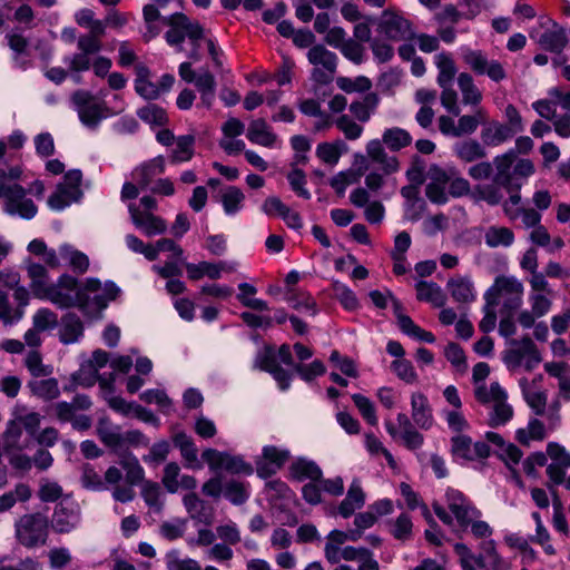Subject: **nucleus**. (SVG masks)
<instances>
[{"mask_svg":"<svg viewBox=\"0 0 570 570\" xmlns=\"http://www.w3.org/2000/svg\"><path fill=\"white\" fill-rule=\"evenodd\" d=\"M114 298L110 296L109 299ZM108 297L104 294L101 283L96 278H87L75 291V306L85 315L96 316L106 308Z\"/></svg>","mask_w":570,"mask_h":570,"instance_id":"obj_7","label":"nucleus"},{"mask_svg":"<svg viewBox=\"0 0 570 570\" xmlns=\"http://www.w3.org/2000/svg\"><path fill=\"white\" fill-rule=\"evenodd\" d=\"M445 498L448 508L454 514L460 527L468 528L471 521L480 515V511L472 505L461 491L449 489Z\"/></svg>","mask_w":570,"mask_h":570,"instance_id":"obj_16","label":"nucleus"},{"mask_svg":"<svg viewBox=\"0 0 570 570\" xmlns=\"http://www.w3.org/2000/svg\"><path fill=\"white\" fill-rule=\"evenodd\" d=\"M484 242L489 247H508L514 242L513 232L504 226H490L484 234Z\"/></svg>","mask_w":570,"mask_h":570,"instance_id":"obj_48","label":"nucleus"},{"mask_svg":"<svg viewBox=\"0 0 570 570\" xmlns=\"http://www.w3.org/2000/svg\"><path fill=\"white\" fill-rule=\"evenodd\" d=\"M224 495L235 505L245 503L249 497L246 484L230 480L224 484Z\"/></svg>","mask_w":570,"mask_h":570,"instance_id":"obj_63","label":"nucleus"},{"mask_svg":"<svg viewBox=\"0 0 570 570\" xmlns=\"http://www.w3.org/2000/svg\"><path fill=\"white\" fill-rule=\"evenodd\" d=\"M458 86L462 94V101L464 105H470L472 107H480V102L482 101V92L474 85L473 78L470 73L462 72L458 77Z\"/></svg>","mask_w":570,"mask_h":570,"instance_id":"obj_42","label":"nucleus"},{"mask_svg":"<svg viewBox=\"0 0 570 570\" xmlns=\"http://www.w3.org/2000/svg\"><path fill=\"white\" fill-rule=\"evenodd\" d=\"M80 507L72 501H61L55 507L51 528L56 533L66 534L73 531L80 522Z\"/></svg>","mask_w":570,"mask_h":570,"instance_id":"obj_12","label":"nucleus"},{"mask_svg":"<svg viewBox=\"0 0 570 570\" xmlns=\"http://www.w3.org/2000/svg\"><path fill=\"white\" fill-rule=\"evenodd\" d=\"M333 296L343 305L347 311H355L358 307V299L354 292L345 284L335 281L332 284Z\"/></svg>","mask_w":570,"mask_h":570,"instance_id":"obj_59","label":"nucleus"},{"mask_svg":"<svg viewBox=\"0 0 570 570\" xmlns=\"http://www.w3.org/2000/svg\"><path fill=\"white\" fill-rule=\"evenodd\" d=\"M415 289L419 301L431 303L435 307H441L445 304V294L434 282L421 281L415 285Z\"/></svg>","mask_w":570,"mask_h":570,"instance_id":"obj_36","label":"nucleus"},{"mask_svg":"<svg viewBox=\"0 0 570 570\" xmlns=\"http://www.w3.org/2000/svg\"><path fill=\"white\" fill-rule=\"evenodd\" d=\"M463 58L474 72L478 75H487L495 82L507 77L503 66L497 60H488L481 51L469 50L464 53Z\"/></svg>","mask_w":570,"mask_h":570,"instance_id":"obj_19","label":"nucleus"},{"mask_svg":"<svg viewBox=\"0 0 570 570\" xmlns=\"http://www.w3.org/2000/svg\"><path fill=\"white\" fill-rule=\"evenodd\" d=\"M308 61L315 66L312 79L320 85L330 83L337 69V56L323 45L313 46L307 52Z\"/></svg>","mask_w":570,"mask_h":570,"instance_id":"obj_9","label":"nucleus"},{"mask_svg":"<svg viewBox=\"0 0 570 570\" xmlns=\"http://www.w3.org/2000/svg\"><path fill=\"white\" fill-rule=\"evenodd\" d=\"M195 137L193 135L179 136L176 139V148L170 155L173 164L189 161L194 156Z\"/></svg>","mask_w":570,"mask_h":570,"instance_id":"obj_51","label":"nucleus"},{"mask_svg":"<svg viewBox=\"0 0 570 570\" xmlns=\"http://www.w3.org/2000/svg\"><path fill=\"white\" fill-rule=\"evenodd\" d=\"M83 335V324L75 313H67L61 317L59 338L63 344H73Z\"/></svg>","mask_w":570,"mask_h":570,"instance_id":"obj_28","label":"nucleus"},{"mask_svg":"<svg viewBox=\"0 0 570 570\" xmlns=\"http://www.w3.org/2000/svg\"><path fill=\"white\" fill-rule=\"evenodd\" d=\"M137 115L142 121L151 126H164L168 121L166 111L154 104L140 108Z\"/></svg>","mask_w":570,"mask_h":570,"instance_id":"obj_60","label":"nucleus"},{"mask_svg":"<svg viewBox=\"0 0 570 570\" xmlns=\"http://www.w3.org/2000/svg\"><path fill=\"white\" fill-rule=\"evenodd\" d=\"M522 395L529 407L535 415H544L547 410L548 394L546 391L532 390L527 379L520 380Z\"/></svg>","mask_w":570,"mask_h":570,"instance_id":"obj_34","label":"nucleus"},{"mask_svg":"<svg viewBox=\"0 0 570 570\" xmlns=\"http://www.w3.org/2000/svg\"><path fill=\"white\" fill-rule=\"evenodd\" d=\"M71 100L76 106L80 120L87 127H97L99 121L106 116V106L99 102L89 91L77 90L72 95Z\"/></svg>","mask_w":570,"mask_h":570,"instance_id":"obj_11","label":"nucleus"},{"mask_svg":"<svg viewBox=\"0 0 570 570\" xmlns=\"http://www.w3.org/2000/svg\"><path fill=\"white\" fill-rule=\"evenodd\" d=\"M128 212L135 227L148 237L164 234L167 229L165 219L150 212L141 210L136 204H129Z\"/></svg>","mask_w":570,"mask_h":570,"instance_id":"obj_20","label":"nucleus"},{"mask_svg":"<svg viewBox=\"0 0 570 570\" xmlns=\"http://www.w3.org/2000/svg\"><path fill=\"white\" fill-rule=\"evenodd\" d=\"M481 139L487 146H499L513 136V132L504 124L497 120L482 124Z\"/></svg>","mask_w":570,"mask_h":570,"instance_id":"obj_29","label":"nucleus"},{"mask_svg":"<svg viewBox=\"0 0 570 570\" xmlns=\"http://www.w3.org/2000/svg\"><path fill=\"white\" fill-rule=\"evenodd\" d=\"M174 444L180 450L183 459L187 462V466L193 469H202V463L198 461L197 448L190 436L180 432L174 435Z\"/></svg>","mask_w":570,"mask_h":570,"instance_id":"obj_37","label":"nucleus"},{"mask_svg":"<svg viewBox=\"0 0 570 570\" xmlns=\"http://www.w3.org/2000/svg\"><path fill=\"white\" fill-rule=\"evenodd\" d=\"M515 160L517 153L514 150H509L493 159L492 167L495 168L493 180L502 185L504 189L512 188L514 183H517V180L513 179V164Z\"/></svg>","mask_w":570,"mask_h":570,"instance_id":"obj_22","label":"nucleus"},{"mask_svg":"<svg viewBox=\"0 0 570 570\" xmlns=\"http://www.w3.org/2000/svg\"><path fill=\"white\" fill-rule=\"evenodd\" d=\"M82 197L81 189H72L63 184L57 186L56 191L49 197L48 205L56 210L63 209L72 203L80 200Z\"/></svg>","mask_w":570,"mask_h":570,"instance_id":"obj_39","label":"nucleus"},{"mask_svg":"<svg viewBox=\"0 0 570 570\" xmlns=\"http://www.w3.org/2000/svg\"><path fill=\"white\" fill-rule=\"evenodd\" d=\"M547 454L551 459V463L547 466V475L553 484H566V470L570 468V453L564 446L556 442L547 445Z\"/></svg>","mask_w":570,"mask_h":570,"instance_id":"obj_14","label":"nucleus"},{"mask_svg":"<svg viewBox=\"0 0 570 570\" xmlns=\"http://www.w3.org/2000/svg\"><path fill=\"white\" fill-rule=\"evenodd\" d=\"M185 267L187 271V276L191 281H198L204 276H207L210 279H218L220 278L223 271L233 272L235 269L233 265H229L225 262L215 264L206 261H203L198 264L186 263Z\"/></svg>","mask_w":570,"mask_h":570,"instance_id":"obj_23","label":"nucleus"},{"mask_svg":"<svg viewBox=\"0 0 570 570\" xmlns=\"http://www.w3.org/2000/svg\"><path fill=\"white\" fill-rule=\"evenodd\" d=\"M399 326L400 328L407 335L413 336L414 338L426 342L434 343L435 336L420 326H417L410 316L400 314L399 315Z\"/></svg>","mask_w":570,"mask_h":570,"instance_id":"obj_56","label":"nucleus"},{"mask_svg":"<svg viewBox=\"0 0 570 570\" xmlns=\"http://www.w3.org/2000/svg\"><path fill=\"white\" fill-rule=\"evenodd\" d=\"M379 31L393 41L409 40L414 37L411 22L405 18L384 11Z\"/></svg>","mask_w":570,"mask_h":570,"instance_id":"obj_18","label":"nucleus"},{"mask_svg":"<svg viewBox=\"0 0 570 570\" xmlns=\"http://www.w3.org/2000/svg\"><path fill=\"white\" fill-rule=\"evenodd\" d=\"M474 397L489 410L490 426L504 425L512 419L513 407L508 403L505 390L498 382H492L490 385H476Z\"/></svg>","mask_w":570,"mask_h":570,"instance_id":"obj_1","label":"nucleus"},{"mask_svg":"<svg viewBox=\"0 0 570 570\" xmlns=\"http://www.w3.org/2000/svg\"><path fill=\"white\" fill-rule=\"evenodd\" d=\"M448 289L452 298L459 303H470L475 298L473 284L468 277L456 276L450 278Z\"/></svg>","mask_w":570,"mask_h":570,"instance_id":"obj_35","label":"nucleus"},{"mask_svg":"<svg viewBox=\"0 0 570 570\" xmlns=\"http://www.w3.org/2000/svg\"><path fill=\"white\" fill-rule=\"evenodd\" d=\"M247 138L253 144L268 148L273 147L277 140V136L271 130L266 121L261 118L249 124Z\"/></svg>","mask_w":570,"mask_h":570,"instance_id":"obj_30","label":"nucleus"},{"mask_svg":"<svg viewBox=\"0 0 570 570\" xmlns=\"http://www.w3.org/2000/svg\"><path fill=\"white\" fill-rule=\"evenodd\" d=\"M77 279L70 275H62L57 284L48 285L40 294L61 308L75 306V291Z\"/></svg>","mask_w":570,"mask_h":570,"instance_id":"obj_13","label":"nucleus"},{"mask_svg":"<svg viewBox=\"0 0 570 570\" xmlns=\"http://www.w3.org/2000/svg\"><path fill=\"white\" fill-rule=\"evenodd\" d=\"M278 361L293 366L294 361L291 348L287 344H283L276 353L273 346H266L259 352L255 358V367L268 372L278 383L281 390L285 391L289 387L292 374L284 370Z\"/></svg>","mask_w":570,"mask_h":570,"instance_id":"obj_3","label":"nucleus"},{"mask_svg":"<svg viewBox=\"0 0 570 570\" xmlns=\"http://www.w3.org/2000/svg\"><path fill=\"white\" fill-rule=\"evenodd\" d=\"M546 436V426L538 419H531L525 428L519 429L515 433L518 442L523 445H529L532 441H542Z\"/></svg>","mask_w":570,"mask_h":570,"instance_id":"obj_46","label":"nucleus"},{"mask_svg":"<svg viewBox=\"0 0 570 570\" xmlns=\"http://www.w3.org/2000/svg\"><path fill=\"white\" fill-rule=\"evenodd\" d=\"M289 452L275 446H265L262 458L256 462V472L261 478L275 474L288 460Z\"/></svg>","mask_w":570,"mask_h":570,"instance_id":"obj_21","label":"nucleus"},{"mask_svg":"<svg viewBox=\"0 0 570 570\" xmlns=\"http://www.w3.org/2000/svg\"><path fill=\"white\" fill-rule=\"evenodd\" d=\"M336 128L347 140H356L362 137L364 128L350 115L343 114L334 120Z\"/></svg>","mask_w":570,"mask_h":570,"instance_id":"obj_52","label":"nucleus"},{"mask_svg":"<svg viewBox=\"0 0 570 570\" xmlns=\"http://www.w3.org/2000/svg\"><path fill=\"white\" fill-rule=\"evenodd\" d=\"M523 284L514 276H498L484 298L490 306L501 305L502 314H514L523 303Z\"/></svg>","mask_w":570,"mask_h":570,"instance_id":"obj_2","label":"nucleus"},{"mask_svg":"<svg viewBox=\"0 0 570 570\" xmlns=\"http://www.w3.org/2000/svg\"><path fill=\"white\" fill-rule=\"evenodd\" d=\"M411 410L412 420L420 429L429 430L433 425L432 409L423 393L411 395Z\"/></svg>","mask_w":570,"mask_h":570,"instance_id":"obj_26","label":"nucleus"},{"mask_svg":"<svg viewBox=\"0 0 570 570\" xmlns=\"http://www.w3.org/2000/svg\"><path fill=\"white\" fill-rule=\"evenodd\" d=\"M163 23L169 27L165 38L168 45L178 46L181 50V43L187 37L191 45H197V39H204V30L197 21H191L184 13H174L163 18Z\"/></svg>","mask_w":570,"mask_h":570,"instance_id":"obj_6","label":"nucleus"},{"mask_svg":"<svg viewBox=\"0 0 570 570\" xmlns=\"http://www.w3.org/2000/svg\"><path fill=\"white\" fill-rule=\"evenodd\" d=\"M538 43L548 51L560 53L568 43L566 30L553 24L551 29L546 30L539 38Z\"/></svg>","mask_w":570,"mask_h":570,"instance_id":"obj_31","label":"nucleus"},{"mask_svg":"<svg viewBox=\"0 0 570 570\" xmlns=\"http://www.w3.org/2000/svg\"><path fill=\"white\" fill-rule=\"evenodd\" d=\"M59 254L69 262L70 267L78 273H85L89 267V259L86 254L79 252L70 245H62Z\"/></svg>","mask_w":570,"mask_h":570,"instance_id":"obj_55","label":"nucleus"},{"mask_svg":"<svg viewBox=\"0 0 570 570\" xmlns=\"http://www.w3.org/2000/svg\"><path fill=\"white\" fill-rule=\"evenodd\" d=\"M239 294L237 299L246 307L255 311H268V305L265 301L253 297L256 294V288L248 284L242 283L238 285Z\"/></svg>","mask_w":570,"mask_h":570,"instance_id":"obj_57","label":"nucleus"},{"mask_svg":"<svg viewBox=\"0 0 570 570\" xmlns=\"http://www.w3.org/2000/svg\"><path fill=\"white\" fill-rule=\"evenodd\" d=\"M4 210L10 215H19L30 219L37 214V206L32 199L26 197V190L18 184L10 185L4 198Z\"/></svg>","mask_w":570,"mask_h":570,"instance_id":"obj_15","label":"nucleus"},{"mask_svg":"<svg viewBox=\"0 0 570 570\" xmlns=\"http://www.w3.org/2000/svg\"><path fill=\"white\" fill-rule=\"evenodd\" d=\"M77 48L78 52L65 58V63L69 67L71 73L89 70L91 68V56L102 49V42L86 33L78 37Z\"/></svg>","mask_w":570,"mask_h":570,"instance_id":"obj_10","label":"nucleus"},{"mask_svg":"<svg viewBox=\"0 0 570 570\" xmlns=\"http://www.w3.org/2000/svg\"><path fill=\"white\" fill-rule=\"evenodd\" d=\"M454 154L464 163H472L487 156L483 146L475 139L459 141L453 147Z\"/></svg>","mask_w":570,"mask_h":570,"instance_id":"obj_40","label":"nucleus"},{"mask_svg":"<svg viewBox=\"0 0 570 570\" xmlns=\"http://www.w3.org/2000/svg\"><path fill=\"white\" fill-rule=\"evenodd\" d=\"M14 531L21 546L28 549L43 546L49 535L48 518L40 512L23 514L17 520Z\"/></svg>","mask_w":570,"mask_h":570,"instance_id":"obj_4","label":"nucleus"},{"mask_svg":"<svg viewBox=\"0 0 570 570\" xmlns=\"http://www.w3.org/2000/svg\"><path fill=\"white\" fill-rule=\"evenodd\" d=\"M347 541V537L344 531L333 530L326 537V543L324 547L325 559L332 563H340V553H342V547Z\"/></svg>","mask_w":570,"mask_h":570,"instance_id":"obj_43","label":"nucleus"},{"mask_svg":"<svg viewBox=\"0 0 570 570\" xmlns=\"http://www.w3.org/2000/svg\"><path fill=\"white\" fill-rule=\"evenodd\" d=\"M488 119V112L484 108L478 107L472 115H463L459 116L458 120V135L459 137L463 135L473 134L479 125L485 124Z\"/></svg>","mask_w":570,"mask_h":570,"instance_id":"obj_47","label":"nucleus"},{"mask_svg":"<svg viewBox=\"0 0 570 570\" xmlns=\"http://www.w3.org/2000/svg\"><path fill=\"white\" fill-rule=\"evenodd\" d=\"M194 83L200 94L202 105L210 108L215 98L216 80L214 75L205 69L197 75Z\"/></svg>","mask_w":570,"mask_h":570,"instance_id":"obj_41","label":"nucleus"},{"mask_svg":"<svg viewBox=\"0 0 570 570\" xmlns=\"http://www.w3.org/2000/svg\"><path fill=\"white\" fill-rule=\"evenodd\" d=\"M380 140L390 151L396 153L409 147L413 139L407 130L401 127H391L383 131Z\"/></svg>","mask_w":570,"mask_h":570,"instance_id":"obj_32","label":"nucleus"},{"mask_svg":"<svg viewBox=\"0 0 570 570\" xmlns=\"http://www.w3.org/2000/svg\"><path fill=\"white\" fill-rule=\"evenodd\" d=\"M380 105L376 92H367L362 99L351 102L348 109L353 118L360 122H367Z\"/></svg>","mask_w":570,"mask_h":570,"instance_id":"obj_27","label":"nucleus"},{"mask_svg":"<svg viewBox=\"0 0 570 570\" xmlns=\"http://www.w3.org/2000/svg\"><path fill=\"white\" fill-rule=\"evenodd\" d=\"M184 507L193 520L206 525L212 524L214 520V508L200 499L196 493L190 492L183 499Z\"/></svg>","mask_w":570,"mask_h":570,"instance_id":"obj_24","label":"nucleus"},{"mask_svg":"<svg viewBox=\"0 0 570 570\" xmlns=\"http://www.w3.org/2000/svg\"><path fill=\"white\" fill-rule=\"evenodd\" d=\"M367 169L368 165L365 164L364 166H360L356 171L353 169L340 171L332 177L330 185L338 195L342 196L346 187L357 183Z\"/></svg>","mask_w":570,"mask_h":570,"instance_id":"obj_44","label":"nucleus"},{"mask_svg":"<svg viewBox=\"0 0 570 570\" xmlns=\"http://www.w3.org/2000/svg\"><path fill=\"white\" fill-rule=\"evenodd\" d=\"M336 86L346 94L367 92L372 88V81L365 76H358L354 79L338 77L336 79Z\"/></svg>","mask_w":570,"mask_h":570,"instance_id":"obj_58","label":"nucleus"},{"mask_svg":"<svg viewBox=\"0 0 570 570\" xmlns=\"http://www.w3.org/2000/svg\"><path fill=\"white\" fill-rule=\"evenodd\" d=\"M97 435L108 448L115 450L124 444L122 434L117 428H112L106 420H101L97 426Z\"/></svg>","mask_w":570,"mask_h":570,"instance_id":"obj_53","label":"nucleus"},{"mask_svg":"<svg viewBox=\"0 0 570 570\" xmlns=\"http://www.w3.org/2000/svg\"><path fill=\"white\" fill-rule=\"evenodd\" d=\"M502 185L497 183L478 185L473 189V197L476 200L485 202L490 206L502 205L504 198Z\"/></svg>","mask_w":570,"mask_h":570,"instance_id":"obj_45","label":"nucleus"},{"mask_svg":"<svg viewBox=\"0 0 570 570\" xmlns=\"http://www.w3.org/2000/svg\"><path fill=\"white\" fill-rule=\"evenodd\" d=\"M167 570H200V564L191 559H180L177 551H170L166 554Z\"/></svg>","mask_w":570,"mask_h":570,"instance_id":"obj_64","label":"nucleus"},{"mask_svg":"<svg viewBox=\"0 0 570 570\" xmlns=\"http://www.w3.org/2000/svg\"><path fill=\"white\" fill-rule=\"evenodd\" d=\"M244 193L236 186H228L220 195V202L225 214L235 215L243 207Z\"/></svg>","mask_w":570,"mask_h":570,"instance_id":"obj_50","label":"nucleus"},{"mask_svg":"<svg viewBox=\"0 0 570 570\" xmlns=\"http://www.w3.org/2000/svg\"><path fill=\"white\" fill-rule=\"evenodd\" d=\"M291 473L297 481L309 479L318 481L322 478V471L316 463L305 459H298L291 465Z\"/></svg>","mask_w":570,"mask_h":570,"instance_id":"obj_49","label":"nucleus"},{"mask_svg":"<svg viewBox=\"0 0 570 570\" xmlns=\"http://www.w3.org/2000/svg\"><path fill=\"white\" fill-rule=\"evenodd\" d=\"M510 345L502 356L508 370L515 371L523 366L527 372H531L542 362L541 353L529 335L512 340Z\"/></svg>","mask_w":570,"mask_h":570,"instance_id":"obj_5","label":"nucleus"},{"mask_svg":"<svg viewBox=\"0 0 570 570\" xmlns=\"http://www.w3.org/2000/svg\"><path fill=\"white\" fill-rule=\"evenodd\" d=\"M285 299L296 311H309L312 315L316 314V302L305 292H287Z\"/></svg>","mask_w":570,"mask_h":570,"instance_id":"obj_61","label":"nucleus"},{"mask_svg":"<svg viewBox=\"0 0 570 570\" xmlns=\"http://www.w3.org/2000/svg\"><path fill=\"white\" fill-rule=\"evenodd\" d=\"M29 387L35 395L47 401L55 400L60 394L58 381L52 377L32 381L29 383Z\"/></svg>","mask_w":570,"mask_h":570,"instance_id":"obj_54","label":"nucleus"},{"mask_svg":"<svg viewBox=\"0 0 570 570\" xmlns=\"http://www.w3.org/2000/svg\"><path fill=\"white\" fill-rule=\"evenodd\" d=\"M24 365L35 377H46L52 373V367L42 363L41 354L37 350L27 354Z\"/></svg>","mask_w":570,"mask_h":570,"instance_id":"obj_62","label":"nucleus"},{"mask_svg":"<svg viewBox=\"0 0 570 570\" xmlns=\"http://www.w3.org/2000/svg\"><path fill=\"white\" fill-rule=\"evenodd\" d=\"M365 502V494L357 481H353L345 499L338 507V512L342 517H351L355 510L361 509Z\"/></svg>","mask_w":570,"mask_h":570,"instance_id":"obj_33","label":"nucleus"},{"mask_svg":"<svg viewBox=\"0 0 570 570\" xmlns=\"http://www.w3.org/2000/svg\"><path fill=\"white\" fill-rule=\"evenodd\" d=\"M386 147L380 139H372L365 146L366 156L356 154L355 164L364 166L370 163L376 165L384 175L390 176L400 170V160L396 156L390 155Z\"/></svg>","mask_w":570,"mask_h":570,"instance_id":"obj_8","label":"nucleus"},{"mask_svg":"<svg viewBox=\"0 0 570 570\" xmlns=\"http://www.w3.org/2000/svg\"><path fill=\"white\" fill-rule=\"evenodd\" d=\"M451 452L454 458L473 461L488 458L490 449L483 441L473 444L470 436L458 434L451 439Z\"/></svg>","mask_w":570,"mask_h":570,"instance_id":"obj_17","label":"nucleus"},{"mask_svg":"<svg viewBox=\"0 0 570 570\" xmlns=\"http://www.w3.org/2000/svg\"><path fill=\"white\" fill-rule=\"evenodd\" d=\"M165 158L157 156L153 159L144 161L132 170V178L137 181L140 189H146L153 181L154 177L165 171Z\"/></svg>","mask_w":570,"mask_h":570,"instance_id":"obj_25","label":"nucleus"},{"mask_svg":"<svg viewBox=\"0 0 570 570\" xmlns=\"http://www.w3.org/2000/svg\"><path fill=\"white\" fill-rule=\"evenodd\" d=\"M119 465L126 472V483L130 487L140 484L145 479V470L132 453L120 455Z\"/></svg>","mask_w":570,"mask_h":570,"instance_id":"obj_38","label":"nucleus"}]
</instances>
